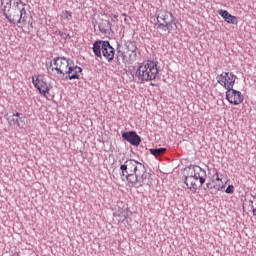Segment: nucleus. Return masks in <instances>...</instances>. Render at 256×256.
I'll list each match as a JSON object with an SVG mask.
<instances>
[{
  "label": "nucleus",
  "instance_id": "obj_35",
  "mask_svg": "<svg viewBox=\"0 0 256 256\" xmlns=\"http://www.w3.org/2000/svg\"><path fill=\"white\" fill-rule=\"evenodd\" d=\"M245 71H247V69L244 68Z\"/></svg>",
  "mask_w": 256,
  "mask_h": 256
},
{
  "label": "nucleus",
  "instance_id": "obj_1",
  "mask_svg": "<svg viewBox=\"0 0 256 256\" xmlns=\"http://www.w3.org/2000/svg\"><path fill=\"white\" fill-rule=\"evenodd\" d=\"M159 69H161V66L139 65L135 71V77H137L139 83H145V81H155V79L159 77Z\"/></svg>",
  "mask_w": 256,
  "mask_h": 256
},
{
  "label": "nucleus",
  "instance_id": "obj_11",
  "mask_svg": "<svg viewBox=\"0 0 256 256\" xmlns=\"http://www.w3.org/2000/svg\"><path fill=\"white\" fill-rule=\"evenodd\" d=\"M138 173L140 182L137 187H143L145 185L151 186V181H149V179H151V173L147 172L145 165L139 164Z\"/></svg>",
  "mask_w": 256,
  "mask_h": 256
},
{
  "label": "nucleus",
  "instance_id": "obj_5",
  "mask_svg": "<svg viewBox=\"0 0 256 256\" xmlns=\"http://www.w3.org/2000/svg\"><path fill=\"white\" fill-rule=\"evenodd\" d=\"M216 79L219 85L224 87L227 91H231L233 87H235V79H237V76L230 72H223L217 76Z\"/></svg>",
  "mask_w": 256,
  "mask_h": 256
},
{
  "label": "nucleus",
  "instance_id": "obj_6",
  "mask_svg": "<svg viewBox=\"0 0 256 256\" xmlns=\"http://www.w3.org/2000/svg\"><path fill=\"white\" fill-rule=\"evenodd\" d=\"M139 162L129 159L126 160L121 166H120V175L121 177H129V175H135L139 171Z\"/></svg>",
  "mask_w": 256,
  "mask_h": 256
},
{
  "label": "nucleus",
  "instance_id": "obj_7",
  "mask_svg": "<svg viewBox=\"0 0 256 256\" xmlns=\"http://www.w3.org/2000/svg\"><path fill=\"white\" fill-rule=\"evenodd\" d=\"M32 83L35 89L39 90V93L42 95V97H46L47 93L51 91V85L47 83L45 78H43V75H37L36 78L35 76H32Z\"/></svg>",
  "mask_w": 256,
  "mask_h": 256
},
{
  "label": "nucleus",
  "instance_id": "obj_24",
  "mask_svg": "<svg viewBox=\"0 0 256 256\" xmlns=\"http://www.w3.org/2000/svg\"><path fill=\"white\" fill-rule=\"evenodd\" d=\"M234 191H235V186L229 185V186L226 188L225 193L232 194V193H234Z\"/></svg>",
  "mask_w": 256,
  "mask_h": 256
},
{
  "label": "nucleus",
  "instance_id": "obj_9",
  "mask_svg": "<svg viewBox=\"0 0 256 256\" xmlns=\"http://www.w3.org/2000/svg\"><path fill=\"white\" fill-rule=\"evenodd\" d=\"M226 99L231 105H241L245 98L241 91L232 88V90L226 91Z\"/></svg>",
  "mask_w": 256,
  "mask_h": 256
},
{
  "label": "nucleus",
  "instance_id": "obj_32",
  "mask_svg": "<svg viewBox=\"0 0 256 256\" xmlns=\"http://www.w3.org/2000/svg\"><path fill=\"white\" fill-rule=\"evenodd\" d=\"M124 17H126L127 15L126 14H122Z\"/></svg>",
  "mask_w": 256,
  "mask_h": 256
},
{
  "label": "nucleus",
  "instance_id": "obj_30",
  "mask_svg": "<svg viewBox=\"0 0 256 256\" xmlns=\"http://www.w3.org/2000/svg\"><path fill=\"white\" fill-rule=\"evenodd\" d=\"M112 17L117 21V18H118L117 14H112Z\"/></svg>",
  "mask_w": 256,
  "mask_h": 256
},
{
  "label": "nucleus",
  "instance_id": "obj_13",
  "mask_svg": "<svg viewBox=\"0 0 256 256\" xmlns=\"http://www.w3.org/2000/svg\"><path fill=\"white\" fill-rule=\"evenodd\" d=\"M218 13L223 17L226 23H230L231 25H237V17L231 15L227 10H219Z\"/></svg>",
  "mask_w": 256,
  "mask_h": 256
},
{
  "label": "nucleus",
  "instance_id": "obj_4",
  "mask_svg": "<svg viewBox=\"0 0 256 256\" xmlns=\"http://www.w3.org/2000/svg\"><path fill=\"white\" fill-rule=\"evenodd\" d=\"M188 170L189 173L187 176H185L184 180L186 187H189V183H187V181H189L190 179H195V181H198L199 179L200 185H204L207 179V172L205 171V169L201 168V166L190 165L188 167Z\"/></svg>",
  "mask_w": 256,
  "mask_h": 256
},
{
  "label": "nucleus",
  "instance_id": "obj_19",
  "mask_svg": "<svg viewBox=\"0 0 256 256\" xmlns=\"http://www.w3.org/2000/svg\"><path fill=\"white\" fill-rule=\"evenodd\" d=\"M104 24H105V26H103V24H100L99 29L102 33H107V31H109V29H111V24L109 21H105Z\"/></svg>",
  "mask_w": 256,
  "mask_h": 256
},
{
  "label": "nucleus",
  "instance_id": "obj_29",
  "mask_svg": "<svg viewBox=\"0 0 256 256\" xmlns=\"http://www.w3.org/2000/svg\"><path fill=\"white\" fill-rule=\"evenodd\" d=\"M216 181H221V178H219V173L218 172H216Z\"/></svg>",
  "mask_w": 256,
  "mask_h": 256
},
{
  "label": "nucleus",
  "instance_id": "obj_34",
  "mask_svg": "<svg viewBox=\"0 0 256 256\" xmlns=\"http://www.w3.org/2000/svg\"><path fill=\"white\" fill-rule=\"evenodd\" d=\"M132 69H135V66H132Z\"/></svg>",
  "mask_w": 256,
  "mask_h": 256
},
{
  "label": "nucleus",
  "instance_id": "obj_25",
  "mask_svg": "<svg viewBox=\"0 0 256 256\" xmlns=\"http://www.w3.org/2000/svg\"><path fill=\"white\" fill-rule=\"evenodd\" d=\"M16 127H21V123L19 122V118H12L11 120Z\"/></svg>",
  "mask_w": 256,
  "mask_h": 256
},
{
  "label": "nucleus",
  "instance_id": "obj_14",
  "mask_svg": "<svg viewBox=\"0 0 256 256\" xmlns=\"http://www.w3.org/2000/svg\"><path fill=\"white\" fill-rule=\"evenodd\" d=\"M10 10L27 15V10H25V3H23L21 0H16Z\"/></svg>",
  "mask_w": 256,
  "mask_h": 256
},
{
  "label": "nucleus",
  "instance_id": "obj_18",
  "mask_svg": "<svg viewBox=\"0 0 256 256\" xmlns=\"http://www.w3.org/2000/svg\"><path fill=\"white\" fill-rule=\"evenodd\" d=\"M54 65H69V60L65 57H57L53 60Z\"/></svg>",
  "mask_w": 256,
  "mask_h": 256
},
{
  "label": "nucleus",
  "instance_id": "obj_8",
  "mask_svg": "<svg viewBox=\"0 0 256 256\" xmlns=\"http://www.w3.org/2000/svg\"><path fill=\"white\" fill-rule=\"evenodd\" d=\"M9 13L6 16L10 23L14 25H27V14H23V12H17L15 10H8Z\"/></svg>",
  "mask_w": 256,
  "mask_h": 256
},
{
  "label": "nucleus",
  "instance_id": "obj_27",
  "mask_svg": "<svg viewBox=\"0 0 256 256\" xmlns=\"http://www.w3.org/2000/svg\"><path fill=\"white\" fill-rule=\"evenodd\" d=\"M24 114L23 113H19L16 112L15 114H13V117H17L18 119L21 118Z\"/></svg>",
  "mask_w": 256,
  "mask_h": 256
},
{
  "label": "nucleus",
  "instance_id": "obj_15",
  "mask_svg": "<svg viewBox=\"0 0 256 256\" xmlns=\"http://www.w3.org/2000/svg\"><path fill=\"white\" fill-rule=\"evenodd\" d=\"M126 181L128 183L132 184V187H139L140 179H139V173L136 172L135 174L129 175V176H124Z\"/></svg>",
  "mask_w": 256,
  "mask_h": 256
},
{
  "label": "nucleus",
  "instance_id": "obj_23",
  "mask_svg": "<svg viewBox=\"0 0 256 256\" xmlns=\"http://www.w3.org/2000/svg\"><path fill=\"white\" fill-rule=\"evenodd\" d=\"M48 71L51 69V71H54V69H55V71L57 72V75H64V73H63V70H61V68H59V67H55V68H53V65H50V66H48Z\"/></svg>",
  "mask_w": 256,
  "mask_h": 256
},
{
  "label": "nucleus",
  "instance_id": "obj_20",
  "mask_svg": "<svg viewBox=\"0 0 256 256\" xmlns=\"http://www.w3.org/2000/svg\"><path fill=\"white\" fill-rule=\"evenodd\" d=\"M62 19H65L66 21H71V19H73V15H71V12L64 10L62 11Z\"/></svg>",
  "mask_w": 256,
  "mask_h": 256
},
{
  "label": "nucleus",
  "instance_id": "obj_3",
  "mask_svg": "<svg viewBox=\"0 0 256 256\" xmlns=\"http://www.w3.org/2000/svg\"><path fill=\"white\" fill-rule=\"evenodd\" d=\"M93 51L96 57H101V55H103L106 61H113V58L115 57V49L109 41H96L93 44Z\"/></svg>",
  "mask_w": 256,
  "mask_h": 256
},
{
  "label": "nucleus",
  "instance_id": "obj_2",
  "mask_svg": "<svg viewBox=\"0 0 256 256\" xmlns=\"http://www.w3.org/2000/svg\"><path fill=\"white\" fill-rule=\"evenodd\" d=\"M157 21L159 23V29H166L168 33L171 31H176L177 22L175 21V16L167 10H159Z\"/></svg>",
  "mask_w": 256,
  "mask_h": 256
},
{
  "label": "nucleus",
  "instance_id": "obj_26",
  "mask_svg": "<svg viewBox=\"0 0 256 256\" xmlns=\"http://www.w3.org/2000/svg\"><path fill=\"white\" fill-rule=\"evenodd\" d=\"M250 204H251V209H252L253 215H254V217H256V207H255V205H253V200H250Z\"/></svg>",
  "mask_w": 256,
  "mask_h": 256
},
{
  "label": "nucleus",
  "instance_id": "obj_33",
  "mask_svg": "<svg viewBox=\"0 0 256 256\" xmlns=\"http://www.w3.org/2000/svg\"><path fill=\"white\" fill-rule=\"evenodd\" d=\"M129 71H133V69L129 68Z\"/></svg>",
  "mask_w": 256,
  "mask_h": 256
},
{
  "label": "nucleus",
  "instance_id": "obj_22",
  "mask_svg": "<svg viewBox=\"0 0 256 256\" xmlns=\"http://www.w3.org/2000/svg\"><path fill=\"white\" fill-rule=\"evenodd\" d=\"M187 183H190V186L188 184V189H194V191H197V183H195V181H193V179L187 180Z\"/></svg>",
  "mask_w": 256,
  "mask_h": 256
},
{
  "label": "nucleus",
  "instance_id": "obj_31",
  "mask_svg": "<svg viewBox=\"0 0 256 256\" xmlns=\"http://www.w3.org/2000/svg\"><path fill=\"white\" fill-rule=\"evenodd\" d=\"M7 10V6H4V11H6Z\"/></svg>",
  "mask_w": 256,
  "mask_h": 256
},
{
  "label": "nucleus",
  "instance_id": "obj_16",
  "mask_svg": "<svg viewBox=\"0 0 256 256\" xmlns=\"http://www.w3.org/2000/svg\"><path fill=\"white\" fill-rule=\"evenodd\" d=\"M149 151L154 157H161L162 155H165L167 148H151Z\"/></svg>",
  "mask_w": 256,
  "mask_h": 256
},
{
  "label": "nucleus",
  "instance_id": "obj_28",
  "mask_svg": "<svg viewBox=\"0 0 256 256\" xmlns=\"http://www.w3.org/2000/svg\"><path fill=\"white\" fill-rule=\"evenodd\" d=\"M206 187H207L208 189H213V186L211 185V183H207V184H206Z\"/></svg>",
  "mask_w": 256,
  "mask_h": 256
},
{
  "label": "nucleus",
  "instance_id": "obj_17",
  "mask_svg": "<svg viewBox=\"0 0 256 256\" xmlns=\"http://www.w3.org/2000/svg\"><path fill=\"white\" fill-rule=\"evenodd\" d=\"M117 216L119 217V221L121 223H123V221H125L127 219V217H129V210H127V209L120 210V211H118Z\"/></svg>",
  "mask_w": 256,
  "mask_h": 256
},
{
  "label": "nucleus",
  "instance_id": "obj_10",
  "mask_svg": "<svg viewBox=\"0 0 256 256\" xmlns=\"http://www.w3.org/2000/svg\"><path fill=\"white\" fill-rule=\"evenodd\" d=\"M122 139L134 147H139V145H141V136L135 131L122 132Z\"/></svg>",
  "mask_w": 256,
  "mask_h": 256
},
{
  "label": "nucleus",
  "instance_id": "obj_12",
  "mask_svg": "<svg viewBox=\"0 0 256 256\" xmlns=\"http://www.w3.org/2000/svg\"><path fill=\"white\" fill-rule=\"evenodd\" d=\"M66 74L68 75V79H70V81H73V79H81L83 68L77 65L69 66Z\"/></svg>",
  "mask_w": 256,
  "mask_h": 256
},
{
  "label": "nucleus",
  "instance_id": "obj_21",
  "mask_svg": "<svg viewBox=\"0 0 256 256\" xmlns=\"http://www.w3.org/2000/svg\"><path fill=\"white\" fill-rule=\"evenodd\" d=\"M18 121L20 123V126L18 127L20 128H23L24 125H27V117H25V114H23L21 118H18Z\"/></svg>",
  "mask_w": 256,
  "mask_h": 256
}]
</instances>
